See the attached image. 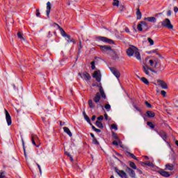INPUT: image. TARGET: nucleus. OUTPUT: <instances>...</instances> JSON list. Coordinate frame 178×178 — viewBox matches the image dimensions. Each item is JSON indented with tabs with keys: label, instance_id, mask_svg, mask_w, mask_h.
I'll return each mask as SVG.
<instances>
[{
	"label": "nucleus",
	"instance_id": "12",
	"mask_svg": "<svg viewBox=\"0 0 178 178\" xmlns=\"http://www.w3.org/2000/svg\"><path fill=\"white\" fill-rule=\"evenodd\" d=\"M38 140V136H37V135L35 134H32L31 135V141H32V144L33 145H35V147H37L38 148V147H40V144L37 145V141Z\"/></svg>",
	"mask_w": 178,
	"mask_h": 178
},
{
	"label": "nucleus",
	"instance_id": "29",
	"mask_svg": "<svg viewBox=\"0 0 178 178\" xmlns=\"http://www.w3.org/2000/svg\"><path fill=\"white\" fill-rule=\"evenodd\" d=\"M128 163H129V166L130 168H131V169H134L136 170V169H137V165H136V163L133 161H128Z\"/></svg>",
	"mask_w": 178,
	"mask_h": 178
},
{
	"label": "nucleus",
	"instance_id": "55",
	"mask_svg": "<svg viewBox=\"0 0 178 178\" xmlns=\"http://www.w3.org/2000/svg\"><path fill=\"white\" fill-rule=\"evenodd\" d=\"M135 170H137L138 172L139 175H143V171L138 168H136Z\"/></svg>",
	"mask_w": 178,
	"mask_h": 178
},
{
	"label": "nucleus",
	"instance_id": "31",
	"mask_svg": "<svg viewBox=\"0 0 178 178\" xmlns=\"http://www.w3.org/2000/svg\"><path fill=\"white\" fill-rule=\"evenodd\" d=\"M142 165H145L146 166H150L151 168H154V163L150 161L143 162Z\"/></svg>",
	"mask_w": 178,
	"mask_h": 178
},
{
	"label": "nucleus",
	"instance_id": "57",
	"mask_svg": "<svg viewBox=\"0 0 178 178\" xmlns=\"http://www.w3.org/2000/svg\"><path fill=\"white\" fill-rule=\"evenodd\" d=\"M65 155H67V156H72V155H70V153L67 152H65Z\"/></svg>",
	"mask_w": 178,
	"mask_h": 178
},
{
	"label": "nucleus",
	"instance_id": "47",
	"mask_svg": "<svg viewBox=\"0 0 178 178\" xmlns=\"http://www.w3.org/2000/svg\"><path fill=\"white\" fill-rule=\"evenodd\" d=\"M147 41L149 42L150 45H154V40L151 38H147Z\"/></svg>",
	"mask_w": 178,
	"mask_h": 178
},
{
	"label": "nucleus",
	"instance_id": "48",
	"mask_svg": "<svg viewBox=\"0 0 178 178\" xmlns=\"http://www.w3.org/2000/svg\"><path fill=\"white\" fill-rule=\"evenodd\" d=\"M111 129H113L114 130H118V125H116V124H113L111 125Z\"/></svg>",
	"mask_w": 178,
	"mask_h": 178
},
{
	"label": "nucleus",
	"instance_id": "43",
	"mask_svg": "<svg viewBox=\"0 0 178 178\" xmlns=\"http://www.w3.org/2000/svg\"><path fill=\"white\" fill-rule=\"evenodd\" d=\"M113 6H119V0H113Z\"/></svg>",
	"mask_w": 178,
	"mask_h": 178
},
{
	"label": "nucleus",
	"instance_id": "36",
	"mask_svg": "<svg viewBox=\"0 0 178 178\" xmlns=\"http://www.w3.org/2000/svg\"><path fill=\"white\" fill-rule=\"evenodd\" d=\"M88 105H89V107L91 108L92 109H94V108H95V106L94 105V104H92V99H89Z\"/></svg>",
	"mask_w": 178,
	"mask_h": 178
},
{
	"label": "nucleus",
	"instance_id": "27",
	"mask_svg": "<svg viewBox=\"0 0 178 178\" xmlns=\"http://www.w3.org/2000/svg\"><path fill=\"white\" fill-rule=\"evenodd\" d=\"M58 29L60 30V33L63 37L67 35L65 30H63V28H61L60 26H58Z\"/></svg>",
	"mask_w": 178,
	"mask_h": 178
},
{
	"label": "nucleus",
	"instance_id": "40",
	"mask_svg": "<svg viewBox=\"0 0 178 178\" xmlns=\"http://www.w3.org/2000/svg\"><path fill=\"white\" fill-rule=\"evenodd\" d=\"M112 137L114 140H119V136H118V134L115 132H112Z\"/></svg>",
	"mask_w": 178,
	"mask_h": 178
},
{
	"label": "nucleus",
	"instance_id": "63",
	"mask_svg": "<svg viewBox=\"0 0 178 178\" xmlns=\"http://www.w3.org/2000/svg\"><path fill=\"white\" fill-rule=\"evenodd\" d=\"M90 136L92 137V139L95 138V136H94V134L90 133Z\"/></svg>",
	"mask_w": 178,
	"mask_h": 178
},
{
	"label": "nucleus",
	"instance_id": "6",
	"mask_svg": "<svg viewBox=\"0 0 178 178\" xmlns=\"http://www.w3.org/2000/svg\"><path fill=\"white\" fill-rule=\"evenodd\" d=\"M99 47L103 54H108V52H112V51H113V49H112V47L110 45H99Z\"/></svg>",
	"mask_w": 178,
	"mask_h": 178
},
{
	"label": "nucleus",
	"instance_id": "11",
	"mask_svg": "<svg viewBox=\"0 0 178 178\" xmlns=\"http://www.w3.org/2000/svg\"><path fill=\"white\" fill-rule=\"evenodd\" d=\"M127 173H128L129 176L131 178H136V171L131 169L130 167L127 166L126 169Z\"/></svg>",
	"mask_w": 178,
	"mask_h": 178
},
{
	"label": "nucleus",
	"instance_id": "10",
	"mask_svg": "<svg viewBox=\"0 0 178 178\" xmlns=\"http://www.w3.org/2000/svg\"><path fill=\"white\" fill-rule=\"evenodd\" d=\"M93 79H96V81H98V83H100L101 81V71L97 70L95 71L92 74Z\"/></svg>",
	"mask_w": 178,
	"mask_h": 178
},
{
	"label": "nucleus",
	"instance_id": "58",
	"mask_svg": "<svg viewBox=\"0 0 178 178\" xmlns=\"http://www.w3.org/2000/svg\"><path fill=\"white\" fill-rule=\"evenodd\" d=\"M23 147H24V156H26V148L24 147V142H23Z\"/></svg>",
	"mask_w": 178,
	"mask_h": 178
},
{
	"label": "nucleus",
	"instance_id": "60",
	"mask_svg": "<svg viewBox=\"0 0 178 178\" xmlns=\"http://www.w3.org/2000/svg\"><path fill=\"white\" fill-rule=\"evenodd\" d=\"M95 119H97V116L96 115H92L91 120H92V122H94V120H95Z\"/></svg>",
	"mask_w": 178,
	"mask_h": 178
},
{
	"label": "nucleus",
	"instance_id": "20",
	"mask_svg": "<svg viewBox=\"0 0 178 178\" xmlns=\"http://www.w3.org/2000/svg\"><path fill=\"white\" fill-rule=\"evenodd\" d=\"M144 20L149 22L150 23H156V18L155 17H145Z\"/></svg>",
	"mask_w": 178,
	"mask_h": 178
},
{
	"label": "nucleus",
	"instance_id": "51",
	"mask_svg": "<svg viewBox=\"0 0 178 178\" xmlns=\"http://www.w3.org/2000/svg\"><path fill=\"white\" fill-rule=\"evenodd\" d=\"M40 15H41V13H40V9H37L36 10V16H37V17H40Z\"/></svg>",
	"mask_w": 178,
	"mask_h": 178
},
{
	"label": "nucleus",
	"instance_id": "38",
	"mask_svg": "<svg viewBox=\"0 0 178 178\" xmlns=\"http://www.w3.org/2000/svg\"><path fill=\"white\" fill-rule=\"evenodd\" d=\"M92 143V144H95V145H99V142L97 140V138H94Z\"/></svg>",
	"mask_w": 178,
	"mask_h": 178
},
{
	"label": "nucleus",
	"instance_id": "9",
	"mask_svg": "<svg viewBox=\"0 0 178 178\" xmlns=\"http://www.w3.org/2000/svg\"><path fill=\"white\" fill-rule=\"evenodd\" d=\"M115 170L117 172V174L118 175V176H120V177L122 178H129V177L127 176V174L124 171V170H120L119 169H118V168H115Z\"/></svg>",
	"mask_w": 178,
	"mask_h": 178
},
{
	"label": "nucleus",
	"instance_id": "64",
	"mask_svg": "<svg viewBox=\"0 0 178 178\" xmlns=\"http://www.w3.org/2000/svg\"><path fill=\"white\" fill-rule=\"evenodd\" d=\"M70 161H71V162H73V156H70Z\"/></svg>",
	"mask_w": 178,
	"mask_h": 178
},
{
	"label": "nucleus",
	"instance_id": "59",
	"mask_svg": "<svg viewBox=\"0 0 178 178\" xmlns=\"http://www.w3.org/2000/svg\"><path fill=\"white\" fill-rule=\"evenodd\" d=\"M174 12H175V13H177V12H178V8L177 7H174Z\"/></svg>",
	"mask_w": 178,
	"mask_h": 178
},
{
	"label": "nucleus",
	"instance_id": "56",
	"mask_svg": "<svg viewBox=\"0 0 178 178\" xmlns=\"http://www.w3.org/2000/svg\"><path fill=\"white\" fill-rule=\"evenodd\" d=\"M113 145H119V143H118L116 140H114L113 141Z\"/></svg>",
	"mask_w": 178,
	"mask_h": 178
},
{
	"label": "nucleus",
	"instance_id": "15",
	"mask_svg": "<svg viewBox=\"0 0 178 178\" xmlns=\"http://www.w3.org/2000/svg\"><path fill=\"white\" fill-rule=\"evenodd\" d=\"M158 85L161 87L163 90H168V84L166 82L162 80H157Z\"/></svg>",
	"mask_w": 178,
	"mask_h": 178
},
{
	"label": "nucleus",
	"instance_id": "23",
	"mask_svg": "<svg viewBox=\"0 0 178 178\" xmlns=\"http://www.w3.org/2000/svg\"><path fill=\"white\" fill-rule=\"evenodd\" d=\"M111 58L113 59V60H116V59H119V56H118V54H116V51L114 50H112L111 51Z\"/></svg>",
	"mask_w": 178,
	"mask_h": 178
},
{
	"label": "nucleus",
	"instance_id": "7",
	"mask_svg": "<svg viewBox=\"0 0 178 178\" xmlns=\"http://www.w3.org/2000/svg\"><path fill=\"white\" fill-rule=\"evenodd\" d=\"M78 76L83 79V80H86V81H90V80H91V75L87 72H84L83 74L79 73Z\"/></svg>",
	"mask_w": 178,
	"mask_h": 178
},
{
	"label": "nucleus",
	"instance_id": "52",
	"mask_svg": "<svg viewBox=\"0 0 178 178\" xmlns=\"http://www.w3.org/2000/svg\"><path fill=\"white\" fill-rule=\"evenodd\" d=\"M99 120H104V115H100L97 118V121L99 122Z\"/></svg>",
	"mask_w": 178,
	"mask_h": 178
},
{
	"label": "nucleus",
	"instance_id": "3",
	"mask_svg": "<svg viewBox=\"0 0 178 178\" xmlns=\"http://www.w3.org/2000/svg\"><path fill=\"white\" fill-rule=\"evenodd\" d=\"M149 63L150 64V66L157 70L156 73L158 72H163V70H165V67L162 66V63H161V61H159L158 58H154V60H149Z\"/></svg>",
	"mask_w": 178,
	"mask_h": 178
},
{
	"label": "nucleus",
	"instance_id": "21",
	"mask_svg": "<svg viewBox=\"0 0 178 178\" xmlns=\"http://www.w3.org/2000/svg\"><path fill=\"white\" fill-rule=\"evenodd\" d=\"M165 170H175V164L168 163L165 165Z\"/></svg>",
	"mask_w": 178,
	"mask_h": 178
},
{
	"label": "nucleus",
	"instance_id": "42",
	"mask_svg": "<svg viewBox=\"0 0 178 178\" xmlns=\"http://www.w3.org/2000/svg\"><path fill=\"white\" fill-rule=\"evenodd\" d=\"M0 178H6V172H0Z\"/></svg>",
	"mask_w": 178,
	"mask_h": 178
},
{
	"label": "nucleus",
	"instance_id": "61",
	"mask_svg": "<svg viewBox=\"0 0 178 178\" xmlns=\"http://www.w3.org/2000/svg\"><path fill=\"white\" fill-rule=\"evenodd\" d=\"M156 52V50H152L148 52V54H155Z\"/></svg>",
	"mask_w": 178,
	"mask_h": 178
},
{
	"label": "nucleus",
	"instance_id": "19",
	"mask_svg": "<svg viewBox=\"0 0 178 178\" xmlns=\"http://www.w3.org/2000/svg\"><path fill=\"white\" fill-rule=\"evenodd\" d=\"M51 8H52V6H51V2L48 1L47 3V10H46L47 17H49V14L51 13Z\"/></svg>",
	"mask_w": 178,
	"mask_h": 178
},
{
	"label": "nucleus",
	"instance_id": "54",
	"mask_svg": "<svg viewBox=\"0 0 178 178\" xmlns=\"http://www.w3.org/2000/svg\"><path fill=\"white\" fill-rule=\"evenodd\" d=\"M134 108H135V109H136V111H138V112H141V109H140V108H138L137 106L134 105Z\"/></svg>",
	"mask_w": 178,
	"mask_h": 178
},
{
	"label": "nucleus",
	"instance_id": "26",
	"mask_svg": "<svg viewBox=\"0 0 178 178\" xmlns=\"http://www.w3.org/2000/svg\"><path fill=\"white\" fill-rule=\"evenodd\" d=\"M65 37L67 38V42H73L74 44H76V40H74L73 38H72L70 35H67Z\"/></svg>",
	"mask_w": 178,
	"mask_h": 178
},
{
	"label": "nucleus",
	"instance_id": "37",
	"mask_svg": "<svg viewBox=\"0 0 178 178\" xmlns=\"http://www.w3.org/2000/svg\"><path fill=\"white\" fill-rule=\"evenodd\" d=\"M84 119L86 120L88 123L90 124V126H92V124L91 123V120H90L88 115H85Z\"/></svg>",
	"mask_w": 178,
	"mask_h": 178
},
{
	"label": "nucleus",
	"instance_id": "28",
	"mask_svg": "<svg viewBox=\"0 0 178 178\" xmlns=\"http://www.w3.org/2000/svg\"><path fill=\"white\" fill-rule=\"evenodd\" d=\"M17 35L18 38L21 40V41H26V38L23 36V33H22L21 32H18Z\"/></svg>",
	"mask_w": 178,
	"mask_h": 178
},
{
	"label": "nucleus",
	"instance_id": "35",
	"mask_svg": "<svg viewBox=\"0 0 178 178\" xmlns=\"http://www.w3.org/2000/svg\"><path fill=\"white\" fill-rule=\"evenodd\" d=\"M127 154L131 156V158H132V159H135V161H138V159L137 158V156H136L132 153L127 152Z\"/></svg>",
	"mask_w": 178,
	"mask_h": 178
},
{
	"label": "nucleus",
	"instance_id": "30",
	"mask_svg": "<svg viewBox=\"0 0 178 178\" xmlns=\"http://www.w3.org/2000/svg\"><path fill=\"white\" fill-rule=\"evenodd\" d=\"M83 49V44H81V40H79V44L78 45V55L81 54V49Z\"/></svg>",
	"mask_w": 178,
	"mask_h": 178
},
{
	"label": "nucleus",
	"instance_id": "22",
	"mask_svg": "<svg viewBox=\"0 0 178 178\" xmlns=\"http://www.w3.org/2000/svg\"><path fill=\"white\" fill-rule=\"evenodd\" d=\"M146 116L150 118H155V113L151 111H147L146 112Z\"/></svg>",
	"mask_w": 178,
	"mask_h": 178
},
{
	"label": "nucleus",
	"instance_id": "62",
	"mask_svg": "<svg viewBox=\"0 0 178 178\" xmlns=\"http://www.w3.org/2000/svg\"><path fill=\"white\" fill-rule=\"evenodd\" d=\"M104 119H105L106 120H108V114H107V113H105V114H104Z\"/></svg>",
	"mask_w": 178,
	"mask_h": 178
},
{
	"label": "nucleus",
	"instance_id": "46",
	"mask_svg": "<svg viewBox=\"0 0 178 178\" xmlns=\"http://www.w3.org/2000/svg\"><path fill=\"white\" fill-rule=\"evenodd\" d=\"M105 109H106L108 111H111V104H107L104 106Z\"/></svg>",
	"mask_w": 178,
	"mask_h": 178
},
{
	"label": "nucleus",
	"instance_id": "18",
	"mask_svg": "<svg viewBox=\"0 0 178 178\" xmlns=\"http://www.w3.org/2000/svg\"><path fill=\"white\" fill-rule=\"evenodd\" d=\"M157 134H159V136H160V137H161V138H163L164 141H166V138H168V135L166 134V132H165V131H158Z\"/></svg>",
	"mask_w": 178,
	"mask_h": 178
},
{
	"label": "nucleus",
	"instance_id": "45",
	"mask_svg": "<svg viewBox=\"0 0 178 178\" xmlns=\"http://www.w3.org/2000/svg\"><path fill=\"white\" fill-rule=\"evenodd\" d=\"M145 105H146L147 108H152V105L149 104L147 101L145 102Z\"/></svg>",
	"mask_w": 178,
	"mask_h": 178
},
{
	"label": "nucleus",
	"instance_id": "25",
	"mask_svg": "<svg viewBox=\"0 0 178 178\" xmlns=\"http://www.w3.org/2000/svg\"><path fill=\"white\" fill-rule=\"evenodd\" d=\"M136 16H137L136 19L138 20L141 19L143 14L141 13V11H140V8H137V10H136Z\"/></svg>",
	"mask_w": 178,
	"mask_h": 178
},
{
	"label": "nucleus",
	"instance_id": "14",
	"mask_svg": "<svg viewBox=\"0 0 178 178\" xmlns=\"http://www.w3.org/2000/svg\"><path fill=\"white\" fill-rule=\"evenodd\" d=\"M148 70H150V72H152V73H156V70L149 67H145V66H143V71L145 73V74H147V76H149V71Z\"/></svg>",
	"mask_w": 178,
	"mask_h": 178
},
{
	"label": "nucleus",
	"instance_id": "24",
	"mask_svg": "<svg viewBox=\"0 0 178 178\" xmlns=\"http://www.w3.org/2000/svg\"><path fill=\"white\" fill-rule=\"evenodd\" d=\"M64 132L69 135L70 137H72L73 134H72V131H70V129L67 128V127H63Z\"/></svg>",
	"mask_w": 178,
	"mask_h": 178
},
{
	"label": "nucleus",
	"instance_id": "32",
	"mask_svg": "<svg viewBox=\"0 0 178 178\" xmlns=\"http://www.w3.org/2000/svg\"><path fill=\"white\" fill-rule=\"evenodd\" d=\"M95 124L99 129H104V124L99 121H96Z\"/></svg>",
	"mask_w": 178,
	"mask_h": 178
},
{
	"label": "nucleus",
	"instance_id": "4",
	"mask_svg": "<svg viewBox=\"0 0 178 178\" xmlns=\"http://www.w3.org/2000/svg\"><path fill=\"white\" fill-rule=\"evenodd\" d=\"M161 24L162 29H168V30H173V25L170 22V19H165L163 21L160 22Z\"/></svg>",
	"mask_w": 178,
	"mask_h": 178
},
{
	"label": "nucleus",
	"instance_id": "50",
	"mask_svg": "<svg viewBox=\"0 0 178 178\" xmlns=\"http://www.w3.org/2000/svg\"><path fill=\"white\" fill-rule=\"evenodd\" d=\"M161 95H162L163 97H166V91H165V90H161Z\"/></svg>",
	"mask_w": 178,
	"mask_h": 178
},
{
	"label": "nucleus",
	"instance_id": "8",
	"mask_svg": "<svg viewBox=\"0 0 178 178\" xmlns=\"http://www.w3.org/2000/svg\"><path fill=\"white\" fill-rule=\"evenodd\" d=\"M97 40H99V41H103V42H106L107 44H115V42L113 40L109 39L106 37L99 36L97 37Z\"/></svg>",
	"mask_w": 178,
	"mask_h": 178
},
{
	"label": "nucleus",
	"instance_id": "33",
	"mask_svg": "<svg viewBox=\"0 0 178 178\" xmlns=\"http://www.w3.org/2000/svg\"><path fill=\"white\" fill-rule=\"evenodd\" d=\"M140 81L144 83V84H146V86H148L149 84V81H148V79L145 77H142L140 79Z\"/></svg>",
	"mask_w": 178,
	"mask_h": 178
},
{
	"label": "nucleus",
	"instance_id": "1",
	"mask_svg": "<svg viewBox=\"0 0 178 178\" xmlns=\"http://www.w3.org/2000/svg\"><path fill=\"white\" fill-rule=\"evenodd\" d=\"M96 87L99 88V92H97L95 97L93 98L94 102L97 104V108H102L104 109V106L102 104H99V101H101V97L103 98V99H106V95L105 94V92L104 91V88H102V86L101 84H97Z\"/></svg>",
	"mask_w": 178,
	"mask_h": 178
},
{
	"label": "nucleus",
	"instance_id": "39",
	"mask_svg": "<svg viewBox=\"0 0 178 178\" xmlns=\"http://www.w3.org/2000/svg\"><path fill=\"white\" fill-rule=\"evenodd\" d=\"M147 124L149 126V127H150V129H155V125L152 122H147Z\"/></svg>",
	"mask_w": 178,
	"mask_h": 178
},
{
	"label": "nucleus",
	"instance_id": "49",
	"mask_svg": "<svg viewBox=\"0 0 178 178\" xmlns=\"http://www.w3.org/2000/svg\"><path fill=\"white\" fill-rule=\"evenodd\" d=\"M36 165L39 169V172H40V175H42V170H41V166L38 163H36Z\"/></svg>",
	"mask_w": 178,
	"mask_h": 178
},
{
	"label": "nucleus",
	"instance_id": "5",
	"mask_svg": "<svg viewBox=\"0 0 178 178\" xmlns=\"http://www.w3.org/2000/svg\"><path fill=\"white\" fill-rule=\"evenodd\" d=\"M138 31H148L149 30V26H148V23L145 21L140 22L139 24H138Z\"/></svg>",
	"mask_w": 178,
	"mask_h": 178
},
{
	"label": "nucleus",
	"instance_id": "41",
	"mask_svg": "<svg viewBox=\"0 0 178 178\" xmlns=\"http://www.w3.org/2000/svg\"><path fill=\"white\" fill-rule=\"evenodd\" d=\"M92 129L94 131H96V133H101V129H97L94 125H92Z\"/></svg>",
	"mask_w": 178,
	"mask_h": 178
},
{
	"label": "nucleus",
	"instance_id": "44",
	"mask_svg": "<svg viewBox=\"0 0 178 178\" xmlns=\"http://www.w3.org/2000/svg\"><path fill=\"white\" fill-rule=\"evenodd\" d=\"M91 67H92V70H95L96 67H95V61H92L91 63Z\"/></svg>",
	"mask_w": 178,
	"mask_h": 178
},
{
	"label": "nucleus",
	"instance_id": "34",
	"mask_svg": "<svg viewBox=\"0 0 178 178\" xmlns=\"http://www.w3.org/2000/svg\"><path fill=\"white\" fill-rule=\"evenodd\" d=\"M118 9L121 11L123 12L124 10H126V7H124V6H123V4H120L118 6Z\"/></svg>",
	"mask_w": 178,
	"mask_h": 178
},
{
	"label": "nucleus",
	"instance_id": "2",
	"mask_svg": "<svg viewBox=\"0 0 178 178\" xmlns=\"http://www.w3.org/2000/svg\"><path fill=\"white\" fill-rule=\"evenodd\" d=\"M127 55L129 57L135 55V57L138 60H140L141 59V54H140V51H138V48L134 45H130V47L127 49Z\"/></svg>",
	"mask_w": 178,
	"mask_h": 178
},
{
	"label": "nucleus",
	"instance_id": "16",
	"mask_svg": "<svg viewBox=\"0 0 178 178\" xmlns=\"http://www.w3.org/2000/svg\"><path fill=\"white\" fill-rule=\"evenodd\" d=\"M110 70L117 79H119L120 77V72L116 68L110 67Z\"/></svg>",
	"mask_w": 178,
	"mask_h": 178
},
{
	"label": "nucleus",
	"instance_id": "17",
	"mask_svg": "<svg viewBox=\"0 0 178 178\" xmlns=\"http://www.w3.org/2000/svg\"><path fill=\"white\" fill-rule=\"evenodd\" d=\"M158 172L159 175H161V176H163V177H170V174L168 171L160 170L158 171Z\"/></svg>",
	"mask_w": 178,
	"mask_h": 178
},
{
	"label": "nucleus",
	"instance_id": "13",
	"mask_svg": "<svg viewBox=\"0 0 178 178\" xmlns=\"http://www.w3.org/2000/svg\"><path fill=\"white\" fill-rule=\"evenodd\" d=\"M6 112V119L8 124V126H10L12 124V117H10V114L8 112L7 110H5Z\"/></svg>",
	"mask_w": 178,
	"mask_h": 178
},
{
	"label": "nucleus",
	"instance_id": "53",
	"mask_svg": "<svg viewBox=\"0 0 178 178\" xmlns=\"http://www.w3.org/2000/svg\"><path fill=\"white\" fill-rule=\"evenodd\" d=\"M167 16H172V10H168L167 11Z\"/></svg>",
	"mask_w": 178,
	"mask_h": 178
}]
</instances>
